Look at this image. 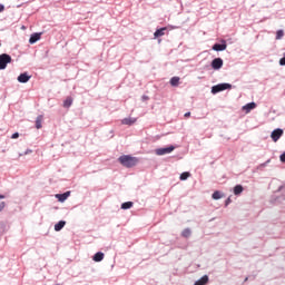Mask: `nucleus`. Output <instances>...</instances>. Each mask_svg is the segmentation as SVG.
I'll return each mask as SVG.
<instances>
[{
    "label": "nucleus",
    "mask_w": 285,
    "mask_h": 285,
    "mask_svg": "<svg viewBox=\"0 0 285 285\" xmlns=\"http://www.w3.org/2000/svg\"><path fill=\"white\" fill-rule=\"evenodd\" d=\"M118 161L121 164V166H125V168H132L137 166L139 159L130 155H122L118 158Z\"/></svg>",
    "instance_id": "f257e3e1"
},
{
    "label": "nucleus",
    "mask_w": 285,
    "mask_h": 285,
    "mask_svg": "<svg viewBox=\"0 0 285 285\" xmlns=\"http://www.w3.org/2000/svg\"><path fill=\"white\" fill-rule=\"evenodd\" d=\"M233 85L228 82L218 83L212 87V94L217 95V92H224V90H230Z\"/></svg>",
    "instance_id": "f03ea898"
},
{
    "label": "nucleus",
    "mask_w": 285,
    "mask_h": 285,
    "mask_svg": "<svg viewBox=\"0 0 285 285\" xmlns=\"http://www.w3.org/2000/svg\"><path fill=\"white\" fill-rule=\"evenodd\" d=\"M8 63H12V57L8 53L0 55V70H6Z\"/></svg>",
    "instance_id": "7ed1b4c3"
},
{
    "label": "nucleus",
    "mask_w": 285,
    "mask_h": 285,
    "mask_svg": "<svg viewBox=\"0 0 285 285\" xmlns=\"http://www.w3.org/2000/svg\"><path fill=\"white\" fill-rule=\"evenodd\" d=\"M173 150H175V146H169V147H164V148H158L156 149V155H158L159 157L164 156V155H170V153H173Z\"/></svg>",
    "instance_id": "20e7f679"
},
{
    "label": "nucleus",
    "mask_w": 285,
    "mask_h": 285,
    "mask_svg": "<svg viewBox=\"0 0 285 285\" xmlns=\"http://www.w3.org/2000/svg\"><path fill=\"white\" fill-rule=\"evenodd\" d=\"M223 67H224V60L222 58H215L212 61L213 70H222Z\"/></svg>",
    "instance_id": "39448f33"
},
{
    "label": "nucleus",
    "mask_w": 285,
    "mask_h": 285,
    "mask_svg": "<svg viewBox=\"0 0 285 285\" xmlns=\"http://www.w3.org/2000/svg\"><path fill=\"white\" fill-rule=\"evenodd\" d=\"M228 46L226 45V40H222V43H215L212 47V50H215V52H224Z\"/></svg>",
    "instance_id": "423d86ee"
},
{
    "label": "nucleus",
    "mask_w": 285,
    "mask_h": 285,
    "mask_svg": "<svg viewBox=\"0 0 285 285\" xmlns=\"http://www.w3.org/2000/svg\"><path fill=\"white\" fill-rule=\"evenodd\" d=\"M284 135V129L277 128L272 131L271 137L273 141H279V138Z\"/></svg>",
    "instance_id": "0eeeda50"
},
{
    "label": "nucleus",
    "mask_w": 285,
    "mask_h": 285,
    "mask_svg": "<svg viewBox=\"0 0 285 285\" xmlns=\"http://www.w3.org/2000/svg\"><path fill=\"white\" fill-rule=\"evenodd\" d=\"M19 83H28L30 79H32V76L28 75V72L20 73L18 76Z\"/></svg>",
    "instance_id": "6e6552de"
},
{
    "label": "nucleus",
    "mask_w": 285,
    "mask_h": 285,
    "mask_svg": "<svg viewBox=\"0 0 285 285\" xmlns=\"http://www.w3.org/2000/svg\"><path fill=\"white\" fill-rule=\"evenodd\" d=\"M70 197V191H66L63 194H57L56 198L58 199V202H60L61 204H63V202H66V199H68Z\"/></svg>",
    "instance_id": "1a4fd4ad"
},
{
    "label": "nucleus",
    "mask_w": 285,
    "mask_h": 285,
    "mask_svg": "<svg viewBox=\"0 0 285 285\" xmlns=\"http://www.w3.org/2000/svg\"><path fill=\"white\" fill-rule=\"evenodd\" d=\"M255 108H257V104L255 102H248L243 106V110H245L246 112H250V110H255Z\"/></svg>",
    "instance_id": "9d476101"
},
{
    "label": "nucleus",
    "mask_w": 285,
    "mask_h": 285,
    "mask_svg": "<svg viewBox=\"0 0 285 285\" xmlns=\"http://www.w3.org/2000/svg\"><path fill=\"white\" fill-rule=\"evenodd\" d=\"M135 121H137V118H125L121 120V124L124 126H132V124H135Z\"/></svg>",
    "instance_id": "9b49d317"
},
{
    "label": "nucleus",
    "mask_w": 285,
    "mask_h": 285,
    "mask_svg": "<svg viewBox=\"0 0 285 285\" xmlns=\"http://www.w3.org/2000/svg\"><path fill=\"white\" fill-rule=\"evenodd\" d=\"M41 39V33H33L29 39V43H37Z\"/></svg>",
    "instance_id": "f8f14e48"
},
{
    "label": "nucleus",
    "mask_w": 285,
    "mask_h": 285,
    "mask_svg": "<svg viewBox=\"0 0 285 285\" xmlns=\"http://www.w3.org/2000/svg\"><path fill=\"white\" fill-rule=\"evenodd\" d=\"M63 226H66V220H59L56 225H55V230L56 233H59V230L63 229Z\"/></svg>",
    "instance_id": "ddd939ff"
},
{
    "label": "nucleus",
    "mask_w": 285,
    "mask_h": 285,
    "mask_svg": "<svg viewBox=\"0 0 285 285\" xmlns=\"http://www.w3.org/2000/svg\"><path fill=\"white\" fill-rule=\"evenodd\" d=\"M104 257H105L104 253L98 252L94 255L92 259H94V262H104Z\"/></svg>",
    "instance_id": "4468645a"
},
{
    "label": "nucleus",
    "mask_w": 285,
    "mask_h": 285,
    "mask_svg": "<svg viewBox=\"0 0 285 285\" xmlns=\"http://www.w3.org/2000/svg\"><path fill=\"white\" fill-rule=\"evenodd\" d=\"M43 121V116L39 115L37 118H36V128L37 130H41L42 128V125L41 122Z\"/></svg>",
    "instance_id": "2eb2a0df"
},
{
    "label": "nucleus",
    "mask_w": 285,
    "mask_h": 285,
    "mask_svg": "<svg viewBox=\"0 0 285 285\" xmlns=\"http://www.w3.org/2000/svg\"><path fill=\"white\" fill-rule=\"evenodd\" d=\"M165 32H166V28L157 29V30L155 31V33H154L155 39H157V38H159V37H164Z\"/></svg>",
    "instance_id": "dca6fc26"
},
{
    "label": "nucleus",
    "mask_w": 285,
    "mask_h": 285,
    "mask_svg": "<svg viewBox=\"0 0 285 285\" xmlns=\"http://www.w3.org/2000/svg\"><path fill=\"white\" fill-rule=\"evenodd\" d=\"M134 203L132 202H126L121 204V209L122 210H130V208H132Z\"/></svg>",
    "instance_id": "f3484780"
},
{
    "label": "nucleus",
    "mask_w": 285,
    "mask_h": 285,
    "mask_svg": "<svg viewBox=\"0 0 285 285\" xmlns=\"http://www.w3.org/2000/svg\"><path fill=\"white\" fill-rule=\"evenodd\" d=\"M244 193V187L242 185H236L234 187V195H240Z\"/></svg>",
    "instance_id": "a211bd4d"
},
{
    "label": "nucleus",
    "mask_w": 285,
    "mask_h": 285,
    "mask_svg": "<svg viewBox=\"0 0 285 285\" xmlns=\"http://www.w3.org/2000/svg\"><path fill=\"white\" fill-rule=\"evenodd\" d=\"M222 197H224V194H222V191L219 190L214 191L212 195V199H215V200L222 199Z\"/></svg>",
    "instance_id": "6ab92c4d"
},
{
    "label": "nucleus",
    "mask_w": 285,
    "mask_h": 285,
    "mask_svg": "<svg viewBox=\"0 0 285 285\" xmlns=\"http://www.w3.org/2000/svg\"><path fill=\"white\" fill-rule=\"evenodd\" d=\"M190 235H193V232L190 230V228H185L181 233V236L185 237L186 239H188Z\"/></svg>",
    "instance_id": "aec40b11"
},
{
    "label": "nucleus",
    "mask_w": 285,
    "mask_h": 285,
    "mask_svg": "<svg viewBox=\"0 0 285 285\" xmlns=\"http://www.w3.org/2000/svg\"><path fill=\"white\" fill-rule=\"evenodd\" d=\"M70 106H72V98L68 97L66 98V100L63 101V108H70Z\"/></svg>",
    "instance_id": "412c9836"
},
{
    "label": "nucleus",
    "mask_w": 285,
    "mask_h": 285,
    "mask_svg": "<svg viewBox=\"0 0 285 285\" xmlns=\"http://www.w3.org/2000/svg\"><path fill=\"white\" fill-rule=\"evenodd\" d=\"M188 177H190V173L188 171H184L183 174H180V181H186V179H188Z\"/></svg>",
    "instance_id": "4be33fe9"
},
{
    "label": "nucleus",
    "mask_w": 285,
    "mask_h": 285,
    "mask_svg": "<svg viewBox=\"0 0 285 285\" xmlns=\"http://www.w3.org/2000/svg\"><path fill=\"white\" fill-rule=\"evenodd\" d=\"M170 86H174V87L179 86V77H173L170 79Z\"/></svg>",
    "instance_id": "5701e85b"
},
{
    "label": "nucleus",
    "mask_w": 285,
    "mask_h": 285,
    "mask_svg": "<svg viewBox=\"0 0 285 285\" xmlns=\"http://www.w3.org/2000/svg\"><path fill=\"white\" fill-rule=\"evenodd\" d=\"M284 38V30L279 29L276 31V40Z\"/></svg>",
    "instance_id": "b1692460"
},
{
    "label": "nucleus",
    "mask_w": 285,
    "mask_h": 285,
    "mask_svg": "<svg viewBox=\"0 0 285 285\" xmlns=\"http://www.w3.org/2000/svg\"><path fill=\"white\" fill-rule=\"evenodd\" d=\"M277 193H282V198L281 199L284 200L285 199V185L278 187Z\"/></svg>",
    "instance_id": "393cba45"
},
{
    "label": "nucleus",
    "mask_w": 285,
    "mask_h": 285,
    "mask_svg": "<svg viewBox=\"0 0 285 285\" xmlns=\"http://www.w3.org/2000/svg\"><path fill=\"white\" fill-rule=\"evenodd\" d=\"M279 66H285V52L283 58L279 59Z\"/></svg>",
    "instance_id": "a878e982"
},
{
    "label": "nucleus",
    "mask_w": 285,
    "mask_h": 285,
    "mask_svg": "<svg viewBox=\"0 0 285 285\" xmlns=\"http://www.w3.org/2000/svg\"><path fill=\"white\" fill-rule=\"evenodd\" d=\"M268 164H271V159H268L267 161L261 164V168H266V166H268Z\"/></svg>",
    "instance_id": "bb28decb"
},
{
    "label": "nucleus",
    "mask_w": 285,
    "mask_h": 285,
    "mask_svg": "<svg viewBox=\"0 0 285 285\" xmlns=\"http://www.w3.org/2000/svg\"><path fill=\"white\" fill-rule=\"evenodd\" d=\"M6 208V202H0V213Z\"/></svg>",
    "instance_id": "cd10ccee"
},
{
    "label": "nucleus",
    "mask_w": 285,
    "mask_h": 285,
    "mask_svg": "<svg viewBox=\"0 0 285 285\" xmlns=\"http://www.w3.org/2000/svg\"><path fill=\"white\" fill-rule=\"evenodd\" d=\"M279 159L283 164H285V151L279 156Z\"/></svg>",
    "instance_id": "c85d7f7f"
},
{
    "label": "nucleus",
    "mask_w": 285,
    "mask_h": 285,
    "mask_svg": "<svg viewBox=\"0 0 285 285\" xmlns=\"http://www.w3.org/2000/svg\"><path fill=\"white\" fill-rule=\"evenodd\" d=\"M11 139H19V132L12 134Z\"/></svg>",
    "instance_id": "c756f323"
},
{
    "label": "nucleus",
    "mask_w": 285,
    "mask_h": 285,
    "mask_svg": "<svg viewBox=\"0 0 285 285\" xmlns=\"http://www.w3.org/2000/svg\"><path fill=\"white\" fill-rule=\"evenodd\" d=\"M30 153H32V149H27L23 154H20V157L23 155H30Z\"/></svg>",
    "instance_id": "7c9ffc66"
},
{
    "label": "nucleus",
    "mask_w": 285,
    "mask_h": 285,
    "mask_svg": "<svg viewBox=\"0 0 285 285\" xmlns=\"http://www.w3.org/2000/svg\"><path fill=\"white\" fill-rule=\"evenodd\" d=\"M230 198H227L226 200H225V206H228L229 204H230Z\"/></svg>",
    "instance_id": "2f4dec72"
},
{
    "label": "nucleus",
    "mask_w": 285,
    "mask_h": 285,
    "mask_svg": "<svg viewBox=\"0 0 285 285\" xmlns=\"http://www.w3.org/2000/svg\"><path fill=\"white\" fill-rule=\"evenodd\" d=\"M6 10V7L3 4H0V12H3Z\"/></svg>",
    "instance_id": "473e14b6"
},
{
    "label": "nucleus",
    "mask_w": 285,
    "mask_h": 285,
    "mask_svg": "<svg viewBox=\"0 0 285 285\" xmlns=\"http://www.w3.org/2000/svg\"><path fill=\"white\" fill-rule=\"evenodd\" d=\"M148 96H142V101H148Z\"/></svg>",
    "instance_id": "72a5a7b5"
},
{
    "label": "nucleus",
    "mask_w": 285,
    "mask_h": 285,
    "mask_svg": "<svg viewBox=\"0 0 285 285\" xmlns=\"http://www.w3.org/2000/svg\"><path fill=\"white\" fill-rule=\"evenodd\" d=\"M185 117H190V111H187V112L185 114Z\"/></svg>",
    "instance_id": "f704fd0d"
},
{
    "label": "nucleus",
    "mask_w": 285,
    "mask_h": 285,
    "mask_svg": "<svg viewBox=\"0 0 285 285\" xmlns=\"http://www.w3.org/2000/svg\"><path fill=\"white\" fill-rule=\"evenodd\" d=\"M0 199H6V195L0 194Z\"/></svg>",
    "instance_id": "c9c22d12"
},
{
    "label": "nucleus",
    "mask_w": 285,
    "mask_h": 285,
    "mask_svg": "<svg viewBox=\"0 0 285 285\" xmlns=\"http://www.w3.org/2000/svg\"><path fill=\"white\" fill-rule=\"evenodd\" d=\"M244 282H248V277H246V278L244 279Z\"/></svg>",
    "instance_id": "e433bc0d"
}]
</instances>
